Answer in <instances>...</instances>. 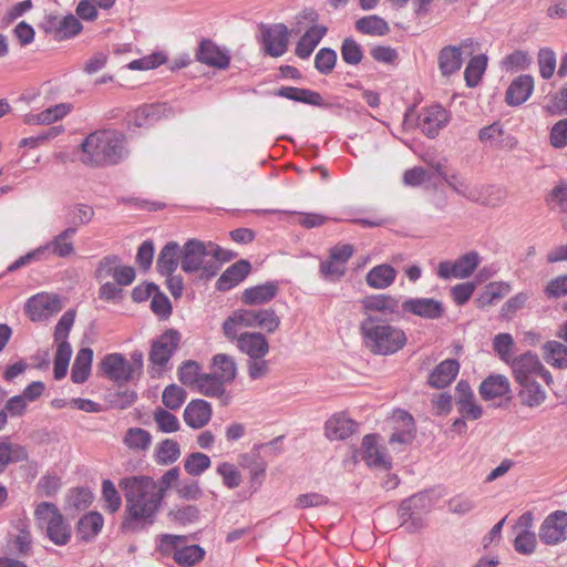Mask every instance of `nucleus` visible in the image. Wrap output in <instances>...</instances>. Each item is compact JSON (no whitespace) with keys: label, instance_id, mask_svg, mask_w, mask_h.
<instances>
[{"label":"nucleus","instance_id":"obj_1","mask_svg":"<svg viewBox=\"0 0 567 567\" xmlns=\"http://www.w3.org/2000/svg\"><path fill=\"white\" fill-rule=\"evenodd\" d=\"M361 303L365 317L360 322V332L367 349L377 355H391L403 349L406 334L390 322L402 318L399 298L386 293L371 295Z\"/></svg>","mask_w":567,"mask_h":567},{"label":"nucleus","instance_id":"obj_2","mask_svg":"<svg viewBox=\"0 0 567 567\" xmlns=\"http://www.w3.org/2000/svg\"><path fill=\"white\" fill-rule=\"evenodd\" d=\"M125 497L123 528L136 529L152 525L164 498V488L146 475H133L120 481Z\"/></svg>","mask_w":567,"mask_h":567},{"label":"nucleus","instance_id":"obj_3","mask_svg":"<svg viewBox=\"0 0 567 567\" xmlns=\"http://www.w3.org/2000/svg\"><path fill=\"white\" fill-rule=\"evenodd\" d=\"M81 162L91 167L113 166L130 155L125 134L116 130H99L81 143Z\"/></svg>","mask_w":567,"mask_h":567},{"label":"nucleus","instance_id":"obj_4","mask_svg":"<svg viewBox=\"0 0 567 567\" xmlns=\"http://www.w3.org/2000/svg\"><path fill=\"white\" fill-rule=\"evenodd\" d=\"M181 267L187 274L202 271V276L210 278L219 270V264L208 259V244L197 239L187 240L181 249Z\"/></svg>","mask_w":567,"mask_h":567},{"label":"nucleus","instance_id":"obj_5","mask_svg":"<svg viewBox=\"0 0 567 567\" xmlns=\"http://www.w3.org/2000/svg\"><path fill=\"white\" fill-rule=\"evenodd\" d=\"M159 549L164 554H172L174 560L182 566L195 565L205 556V550L199 545H186V537L171 534L162 535Z\"/></svg>","mask_w":567,"mask_h":567},{"label":"nucleus","instance_id":"obj_6","mask_svg":"<svg viewBox=\"0 0 567 567\" xmlns=\"http://www.w3.org/2000/svg\"><path fill=\"white\" fill-rule=\"evenodd\" d=\"M181 342V334L176 330H167L152 342L150 351V361L152 363V373L161 374L166 370L167 364L176 352Z\"/></svg>","mask_w":567,"mask_h":567},{"label":"nucleus","instance_id":"obj_7","mask_svg":"<svg viewBox=\"0 0 567 567\" xmlns=\"http://www.w3.org/2000/svg\"><path fill=\"white\" fill-rule=\"evenodd\" d=\"M63 308L61 298L55 293L39 292L27 299L24 312L33 322H43Z\"/></svg>","mask_w":567,"mask_h":567},{"label":"nucleus","instance_id":"obj_8","mask_svg":"<svg viewBox=\"0 0 567 567\" xmlns=\"http://www.w3.org/2000/svg\"><path fill=\"white\" fill-rule=\"evenodd\" d=\"M512 368L517 383L536 380L537 378H542L547 384L553 382L549 371L545 369L538 357L530 352L514 359Z\"/></svg>","mask_w":567,"mask_h":567},{"label":"nucleus","instance_id":"obj_9","mask_svg":"<svg viewBox=\"0 0 567 567\" xmlns=\"http://www.w3.org/2000/svg\"><path fill=\"white\" fill-rule=\"evenodd\" d=\"M480 262L481 257L478 252L471 250L455 261H441L437 267V276L444 280L452 278L466 279L473 275Z\"/></svg>","mask_w":567,"mask_h":567},{"label":"nucleus","instance_id":"obj_10","mask_svg":"<svg viewBox=\"0 0 567 567\" xmlns=\"http://www.w3.org/2000/svg\"><path fill=\"white\" fill-rule=\"evenodd\" d=\"M538 537L547 546H556L567 539V512L557 509L545 517Z\"/></svg>","mask_w":567,"mask_h":567},{"label":"nucleus","instance_id":"obj_11","mask_svg":"<svg viewBox=\"0 0 567 567\" xmlns=\"http://www.w3.org/2000/svg\"><path fill=\"white\" fill-rule=\"evenodd\" d=\"M431 505L430 496L426 493H419L404 499L398 511L401 525L410 532L416 530L422 526L420 512L429 511Z\"/></svg>","mask_w":567,"mask_h":567},{"label":"nucleus","instance_id":"obj_12","mask_svg":"<svg viewBox=\"0 0 567 567\" xmlns=\"http://www.w3.org/2000/svg\"><path fill=\"white\" fill-rule=\"evenodd\" d=\"M264 50L274 58H279L287 52L290 31L284 23L261 25Z\"/></svg>","mask_w":567,"mask_h":567},{"label":"nucleus","instance_id":"obj_13","mask_svg":"<svg viewBox=\"0 0 567 567\" xmlns=\"http://www.w3.org/2000/svg\"><path fill=\"white\" fill-rule=\"evenodd\" d=\"M361 458L372 468L389 471L392 467L391 457L386 453V449L379 444V436L368 434L362 439Z\"/></svg>","mask_w":567,"mask_h":567},{"label":"nucleus","instance_id":"obj_14","mask_svg":"<svg viewBox=\"0 0 567 567\" xmlns=\"http://www.w3.org/2000/svg\"><path fill=\"white\" fill-rule=\"evenodd\" d=\"M450 120V112L443 106L435 104L422 109L417 116V126L427 137L434 138L447 125Z\"/></svg>","mask_w":567,"mask_h":567},{"label":"nucleus","instance_id":"obj_15","mask_svg":"<svg viewBox=\"0 0 567 567\" xmlns=\"http://www.w3.org/2000/svg\"><path fill=\"white\" fill-rule=\"evenodd\" d=\"M101 370L107 379L122 385L134 379L128 360L122 353H109L101 363Z\"/></svg>","mask_w":567,"mask_h":567},{"label":"nucleus","instance_id":"obj_16","mask_svg":"<svg viewBox=\"0 0 567 567\" xmlns=\"http://www.w3.org/2000/svg\"><path fill=\"white\" fill-rule=\"evenodd\" d=\"M171 114L172 109L166 103L146 104L128 113L127 123L136 127H148Z\"/></svg>","mask_w":567,"mask_h":567},{"label":"nucleus","instance_id":"obj_17","mask_svg":"<svg viewBox=\"0 0 567 567\" xmlns=\"http://www.w3.org/2000/svg\"><path fill=\"white\" fill-rule=\"evenodd\" d=\"M400 311L409 312L427 320L440 319L444 313V306L434 298H409L400 303Z\"/></svg>","mask_w":567,"mask_h":567},{"label":"nucleus","instance_id":"obj_18","mask_svg":"<svg viewBox=\"0 0 567 567\" xmlns=\"http://www.w3.org/2000/svg\"><path fill=\"white\" fill-rule=\"evenodd\" d=\"M196 59L203 64L219 70H225L229 66L230 55L227 50L221 49L212 40H202L196 51Z\"/></svg>","mask_w":567,"mask_h":567},{"label":"nucleus","instance_id":"obj_19","mask_svg":"<svg viewBox=\"0 0 567 567\" xmlns=\"http://www.w3.org/2000/svg\"><path fill=\"white\" fill-rule=\"evenodd\" d=\"M394 431L390 436V444L409 445L415 437L414 420L410 413L396 410L393 413Z\"/></svg>","mask_w":567,"mask_h":567},{"label":"nucleus","instance_id":"obj_20","mask_svg":"<svg viewBox=\"0 0 567 567\" xmlns=\"http://www.w3.org/2000/svg\"><path fill=\"white\" fill-rule=\"evenodd\" d=\"M280 284L277 280L246 288L241 293V302L249 306H261L275 299Z\"/></svg>","mask_w":567,"mask_h":567},{"label":"nucleus","instance_id":"obj_21","mask_svg":"<svg viewBox=\"0 0 567 567\" xmlns=\"http://www.w3.org/2000/svg\"><path fill=\"white\" fill-rule=\"evenodd\" d=\"M237 348L249 359H262L269 353V342L261 332L241 333Z\"/></svg>","mask_w":567,"mask_h":567},{"label":"nucleus","instance_id":"obj_22","mask_svg":"<svg viewBox=\"0 0 567 567\" xmlns=\"http://www.w3.org/2000/svg\"><path fill=\"white\" fill-rule=\"evenodd\" d=\"M460 372V363L455 359H446L439 363L429 375V384L434 389L450 385Z\"/></svg>","mask_w":567,"mask_h":567},{"label":"nucleus","instance_id":"obj_23","mask_svg":"<svg viewBox=\"0 0 567 567\" xmlns=\"http://www.w3.org/2000/svg\"><path fill=\"white\" fill-rule=\"evenodd\" d=\"M212 417L210 404L202 399L192 400L184 410V421L193 429L204 427Z\"/></svg>","mask_w":567,"mask_h":567},{"label":"nucleus","instance_id":"obj_24","mask_svg":"<svg viewBox=\"0 0 567 567\" xmlns=\"http://www.w3.org/2000/svg\"><path fill=\"white\" fill-rule=\"evenodd\" d=\"M104 526V518L101 513L91 511L84 514L75 527L76 537L82 542H92L101 533Z\"/></svg>","mask_w":567,"mask_h":567},{"label":"nucleus","instance_id":"obj_25","mask_svg":"<svg viewBox=\"0 0 567 567\" xmlns=\"http://www.w3.org/2000/svg\"><path fill=\"white\" fill-rule=\"evenodd\" d=\"M534 90V79L528 74H523L513 80L509 84L505 101L511 106H518L526 102Z\"/></svg>","mask_w":567,"mask_h":567},{"label":"nucleus","instance_id":"obj_26","mask_svg":"<svg viewBox=\"0 0 567 567\" xmlns=\"http://www.w3.org/2000/svg\"><path fill=\"white\" fill-rule=\"evenodd\" d=\"M327 31L328 29L323 24H312L309 27L296 45V55L303 60L308 59L326 35Z\"/></svg>","mask_w":567,"mask_h":567},{"label":"nucleus","instance_id":"obj_27","mask_svg":"<svg viewBox=\"0 0 567 567\" xmlns=\"http://www.w3.org/2000/svg\"><path fill=\"white\" fill-rule=\"evenodd\" d=\"M76 234L75 227H69L56 235L51 241L42 245L45 247L47 259L50 255H55L61 258L71 256L74 252L72 238Z\"/></svg>","mask_w":567,"mask_h":567},{"label":"nucleus","instance_id":"obj_28","mask_svg":"<svg viewBox=\"0 0 567 567\" xmlns=\"http://www.w3.org/2000/svg\"><path fill=\"white\" fill-rule=\"evenodd\" d=\"M478 138L484 145L494 148L513 147L515 145L514 138L505 133L498 122L481 128Z\"/></svg>","mask_w":567,"mask_h":567},{"label":"nucleus","instance_id":"obj_29","mask_svg":"<svg viewBox=\"0 0 567 567\" xmlns=\"http://www.w3.org/2000/svg\"><path fill=\"white\" fill-rule=\"evenodd\" d=\"M251 265L247 260H239L229 266L217 280V289L226 291L241 282L250 272Z\"/></svg>","mask_w":567,"mask_h":567},{"label":"nucleus","instance_id":"obj_30","mask_svg":"<svg viewBox=\"0 0 567 567\" xmlns=\"http://www.w3.org/2000/svg\"><path fill=\"white\" fill-rule=\"evenodd\" d=\"M355 422L344 413H337L326 422V436L329 440H346L355 431Z\"/></svg>","mask_w":567,"mask_h":567},{"label":"nucleus","instance_id":"obj_31","mask_svg":"<svg viewBox=\"0 0 567 567\" xmlns=\"http://www.w3.org/2000/svg\"><path fill=\"white\" fill-rule=\"evenodd\" d=\"M181 247L176 241L167 243L157 257L156 268L162 276L175 272L181 261Z\"/></svg>","mask_w":567,"mask_h":567},{"label":"nucleus","instance_id":"obj_32","mask_svg":"<svg viewBox=\"0 0 567 567\" xmlns=\"http://www.w3.org/2000/svg\"><path fill=\"white\" fill-rule=\"evenodd\" d=\"M29 453L25 446L11 442L9 439L0 441V474H2L8 465L27 461Z\"/></svg>","mask_w":567,"mask_h":567},{"label":"nucleus","instance_id":"obj_33","mask_svg":"<svg viewBox=\"0 0 567 567\" xmlns=\"http://www.w3.org/2000/svg\"><path fill=\"white\" fill-rule=\"evenodd\" d=\"M439 70L443 76H451L460 71L463 60L461 48L446 45L441 49L437 56Z\"/></svg>","mask_w":567,"mask_h":567},{"label":"nucleus","instance_id":"obj_34","mask_svg":"<svg viewBox=\"0 0 567 567\" xmlns=\"http://www.w3.org/2000/svg\"><path fill=\"white\" fill-rule=\"evenodd\" d=\"M509 391V381L505 375L502 374L489 375L480 385V394L486 401L502 398Z\"/></svg>","mask_w":567,"mask_h":567},{"label":"nucleus","instance_id":"obj_35","mask_svg":"<svg viewBox=\"0 0 567 567\" xmlns=\"http://www.w3.org/2000/svg\"><path fill=\"white\" fill-rule=\"evenodd\" d=\"M47 31L54 30L59 39H70L76 35L82 30L80 20L73 14H69L62 19L56 17L49 18Z\"/></svg>","mask_w":567,"mask_h":567},{"label":"nucleus","instance_id":"obj_36","mask_svg":"<svg viewBox=\"0 0 567 567\" xmlns=\"http://www.w3.org/2000/svg\"><path fill=\"white\" fill-rule=\"evenodd\" d=\"M395 277L396 270L388 264H382L371 268L367 274L365 280L373 289H385L394 282Z\"/></svg>","mask_w":567,"mask_h":567},{"label":"nucleus","instance_id":"obj_37","mask_svg":"<svg viewBox=\"0 0 567 567\" xmlns=\"http://www.w3.org/2000/svg\"><path fill=\"white\" fill-rule=\"evenodd\" d=\"M92 361V349L83 348L79 350L71 370V379L74 383L81 384L89 379L91 373Z\"/></svg>","mask_w":567,"mask_h":567},{"label":"nucleus","instance_id":"obj_38","mask_svg":"<svg viewBox=\"0 0 567 567\" xmlns=\"http://www.w3.org/2000/svg\"><path fill=\"white\" fill-rule=\"evenodd\" d=\"M475 197L473 202L482 205L497 207L502 205L506 198L505 188L497 185L475 186Z\"/></svg>","mask_w":567,"mask_h":567},{"label":"nucleus","instance_id":"obj_39","mask_svg":"<svg viewBox=\"0 0 567 567\" xmlns=\"http://www.w3.org/2000/svg\"><path fill=\"white\" fill-rule=\"evenodd\" d=\"M240 465L249 471L251 486L256 491L260 487L267 464L258 454L240 455Z\"/></svg>","mask_w":567,"mask_h":567},{"label":"nucleus","instance_id":"obj_40","mask_svg":"<svg viewBox=\"0 0 567 567\" xmlns=\"http://www.w3.org/2000/svg\"><path fill=\"white\" fill-rule=\"evenodd\" d=\"M62 516L58 506L50 502H42L34 509L35 524L43 532L49 529Z\"/></svg>","mask_w":567,"mask_h":567},{"label":"nucleus","instance_id":"obj_41","mask_svg":"<svg viewBox=\"0 0 567 567\" xmlns=\"http://www.w3.org/2000/svg\"><path fill=\"white\" fill-rule=\"evenodd\" d=\"M62 516L58 506L50 502H42L34 509L35 524L43 532L49 529Z\"/></svg>","mask_w":567,"mask_h":567},{"label":"nucleus","instance_id":"obj_42","mask_svg":"<svg viewBox=\"0 0 567 567\" xmlns=\"http://www.w3.org/2000/svg\"><path fill=\"white\" fill-rule=\"evenodd\" d=\"M518 384L522 386L518 396L524 405L535 408L546 400V391L536 380Z\"/></svg>","mask_w":567,"mask_h":567},{"label":"nucleus","instance_id":"obj_43","mask_svg":"<svg viewBox=\"0 0 567 567\" xmlns=\"http://www.w3.org/2000/svg\"><path fill=\"white\" fill-rule=\"evenodd\" d=\"M511 291V286L504 281L488 284L476 299L478 308L492 306L503 299Z\"/></svg>","mask_w":567,"mask_h":567},{"label":"nucleus","instance_id":"obj_44","mask_svg":"<svg viewBox=\"0 0 567 567\" xmlns=\"http://www.w3.org/2000/svg\"><path fill=\"white\" fill-rule=\"evenodd\" d=\"M213 373L226 383H230L235 380L237 374V364L233 357L225 353H218L213 357Z\"/></svg>","mask_w":567,"mask_h":567},{"label":"nucleus","instance_id":"obj_45","mask_svg":"<svg viewBox=\"0 0 567 567\" xmlns=\"http://www.w3.org/2000/svg\"><path fill=\"white\" fill-rule=\"evenodd\" d=\"M355 29L360 33L368 35H385L389 32L388 22L379 16L362 17L355 22Z\"/></svg>","mask_w":567,"mask_h":567},{"label":"nucleus","instance_id":"obj_46","mask_svg":"<svg viewBox=\"0 0 567 567\" xmlns=\"http://www.w3.org/2000/svg\"><path fill=\"white\" fill-rule=\"evenodd\" d=\"M545 360L551 367L567 368V347L558 341H548L544 344Z\"/></svg>","mask_w":567,"mask_h":567},{"label":"nucleus","instance_id":"obj_47","mask_svg":"<svg viewBox=\"0 0 567 567\" xmlns=\"http://www.w3.org/2000/svg\"><path fill=\"white\" fill-rule=\"evenodd\" d=\"M486 66L487 56L485 54H477L471 58L464 71V79L468 87H474L478 84Z\"/></svg>","mask_w":567,"mask_h":567},{"label":"nucleus","instance_id":"obj_48","mask_svg":"<svg viewBox=\"0 0 567 567\" xmlns=\"http://www.w3.org/2000/svg\"><path fill=\"white\" fill-rule=\"evenodd\" d=\"M225 384L226 382L219 377L215 375L214 373H208L202 375L196 389L205 396L220 398L226 392Z\"/></svg>","mask_w":567,"mask_h":567},{"label":"nucleus","instance_id":"obj_49","mask_svg":"<svg viewBox=\"0 0 567 567\" xmlns=\"http://www.w3.org/2000/svg\"><path fill=\"white\" fill-rule=\"evenodd\" d=\"M181 456L179 444L171 439L162 441L155 451L156 462L159 465H171Z\"/></svg>","mask_w":567,"mask_h":567},{"label":"nucleus","instance_id":"obj_50","mask_svg":"<svg viewBox=\"0 0 567 567\" xmlns=\"http://www.w3.org/2000/svg\"><path fill=\"white\" fill-rule=\"evenodd\" d=\"M152 442L151 434L141 427H130L123 439L126 447L133 451H145Z\"/></svg>","mask_w":567,"mask_h":567},{"label":"nucleus","instance_id":"obj_51","mask_svg":"<svg viewBox=\"0 0 567 567\" xmlns=\"http://www.w3.org/2000/svg\"><path fill=\"white\" fill-rule=\"evenodd\" d=\"M210 465V457L200 452H193L184 460V470L192 476H200Z\"/></svg>","mask_w":567,"mask_h":567},{"label":"nucleus","instance_id":"obj_52","mask_svg":"<svg viewBox=\"0 0 567 567\" xmlns=\"http://www.w3.org/2000/svg\"><path fill=\"white\" fill-rule=\"evenodd\" d=\"M436 173L442 176L446 183L460 195L473 200L475 197V186H471L465 178L457 176V175H451L450 177L443 172V167L441 164H437L435 166Z\"/></svg>","mask_w":567,"mask_h":567},{"label":"nucleus","instance_id":"obj_53","mask_svg":"<svg viewBox=\"0 0 567 567\" xmlns=\"http://www.w3.org/2000/svg\"><path fill=\"white\" fill-rule=\"evenodd\" d=\"M71 355L72 348L69 342L58 344L53 367V373L56 380H61L66 375Z\"/></svg>","mask_w":567,"mask_h":567},{"label":"nucleus","instance_id":"obj_54","mask_svg":"<svg viewBox=\"0 0 567 567\" xmlns=\"http://www.w3.org/2000/svg\"><path fill=\"white\" fill-rule=\"evenodd\" d=\"M216 473L221 477L224 486H226L229 489L237 488L243 482L240 471L233 463H219L216 467Z\"/></svg>","mask_w":567,"mask_h":567},{"label":"nucleus","instance_id":"obj_55","mask_svg":"<svg viewBox=\"0 0 567 567\" xmlns=\"http://www.w3.org/2000/svg\"><path fill=\"white\" fill-rule=\"evenodd\" d=\"M280 318L272 309H255V328H260L268 333L275 332L280 326Z\"/></svg>","mask_w":567,"mask_h":567},{"label":"nucleus","instance_id":"obj_56","mask_svg":"<svg viewBox=\"0 0 567 567\" xmlns=\"http://www.w3.org/2000/svg\"><path fill=\"white\" fill-rule=\"evenodd\" d=\"M47 537L58 546L66 545L71 539V527L62 516L45 532Z\"/></svg>","mask_w":567,"mask_h":567},{"label":"nucleus","instance_id":"obj_57","mask_svg":"<svg viewBox=\"0 0 567 567\" xmlns=\"http://www.w3.org/2000/svg\"><path fill=\"white\" fill-rule=\"evenodd\" d=\"M178 380L186 386H197L203 374L200 365L193 360L185 361L178 368Z\"/></svg>","mask_w":567,"mask_h":567},{"label":"nucleus","instance_id":"obj_58","mask_svg":"<svg viewBox=\"0 0 567 567\" xmlns=\"http://www.w3.org/2000/svg\"><path fill=\"white\" fill-rule=\"evenodd\" d=\"M186 391L177 384L167 385L162 393V402L169 410H178L185 402Z\"/></svg>","mask_w":567,"mask_h":567},{"label":"nucleus","instance_id":"obj_59","mask_svg":"<svg viewBox=\"0 0 567 567\" xmlns=\"http://www.w3.org/2000/svg\"><path fill=\"white\" fill-rule=\"evenodd\" d=\"M63 132H64V127L62 125L52 126L35 136L22 138L19 142V147L37 148L40 145H43L44 143L55 138Z\"/></svg>","mask_w":567,"mask_h":567},{"label":"nucleus","instance_id":"obj_60","mask_svg":"<svg viewBox=\"0 0 567 567\" xmlns=\"http://www.w3.org/2000/svg\"><path fill=\"white\" fill-rule=\"evenodd\" d=\"M93 501V494L87 487H76L69 492L66 504L70 508L82 511L87 508Z\"/></svg>","mask_w":567,"mask_h":567},{"label":"nucleus","instance_id":"obj_61","mask_svg":"<svg viewBox=\"0 0 567 567\" xmlns=\"http://www.w3.org/2000/svg\"><path fill=\"white\" fill-rule=\"evenodd\" d=\"M102 498L105 502V509L110 513H116L122 506V497L110 480L102 482Z\"/></svg>","mask_w":567,"mask_h":567},{"label":"nucleus","instance_id":"obj_62","mask_svg":"<svg viewBox=\"0 0 567 567\" xmlns=\"http://www.w3.org/2000/svg\"><path fill=\"white\" fill-rule=\"evenodd\" d=\"M341 58L350 65H357L362 61L363 51L361 45L352 38H347L341 44Z\"/></svg>","mask_w":567,"mask_h":567},{"label":"nucleus","instance_id":"obj_63","mask_svg":"<svg viewBox=\"0 0 567 567\" xmlns=\"http://www.w3.org/2000/svg\"><path fill=\"white\" fill-rule=\"evenodd\" d=\"M154 421L158 430L163 433H174L179 430L178 419L167 410L157 408L154 411Z\"/></svg>","mask_w":567,"mask_h":567},{"label":"nucleus","instance_id":"obj_64","mask_svg":"<svg viewBox=\"0 0 567 567\" xmlns=\"http://www.w3.org/2000/svg\"><path fill=\"white\" fill-rule=\"evenodd\" d=\"M337 52L330 48H322L315 56V68L321 74H329L336 65Z\"/></svg>","mask_w":567,"mask_h":567}]
</instances>
